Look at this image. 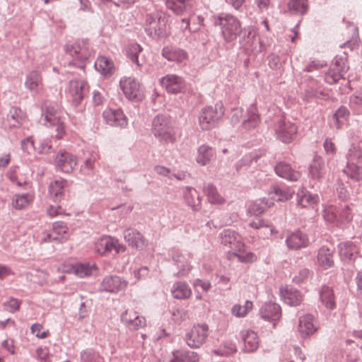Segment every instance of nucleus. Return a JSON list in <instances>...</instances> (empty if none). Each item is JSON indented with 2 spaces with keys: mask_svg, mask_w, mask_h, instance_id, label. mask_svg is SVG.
Here are the masks:
<instances>
[{
  "mask_svg": "<svg viewBox=\"0 0 362 362\" xmlns=\"http://www.w3.org/2000/svg\"><path fill=\"white\" fill-rule=\"evenodd\" d=\"M214 23L216 26H219L221 36L226 43L234 45L242 33L244 34V37L247 33L248 35L251 33L250 28L243 29L240 21L230 14L223 13L215 17ZM244 38L240 40V43L244 44Z\"/></svg>",
  "mask_w": 362,
  "mask_h": 362,
  "instance_id": "f257e3e1",
  "label": "nucleus"
},
{
  "mask_svg": "<svg viewBox=\"0 0 362 362\" xmlns=\"http://www.w3.org/2000/svg\"><path fill=\"white\" fill-rule=\"evenodd\" d=\"M152 133L163 144L174 143L176 133L171 119L163 115H158L152 122Z\"/></svg>",
  "mask_w": 362,
  "mask_h": 362,
  "instance_id": "f03ea898",
  "label": "nucleus"
},
{
  "mask_svg": "<svg viewBox=\"0 0 362 362\" xmlns=\"http://www.w3.org/2000/svg\"><path fill=\"white\" fill-rule=\"evenodd\" d=\"M168 18L162 12L156 11L146 16L144 30L153 39H160L168 35Z\"/></svg>",
  "mask_w": 362,
  "mask_h": 362,
  "instance_id": "7ed1b4c3",
  "label": "nucleus"
},
{
  "mask_svg": "<svg viewBox=\"0 0 362 362\" xmlns=\"http://www.w3.org/2000/svg\"><path fill=\"white\" fill-rule=\"evenodd\" d=\"M224 107L222 103L203 108L199 116V123L202 130L214 128L224 115Z\"/></svg>",
  "mask_w": 362,
  "mask_h": 362,
  "instance_id": "20e7f679",
  "label": "nucleus"
},
{
  "mask_svg": "<svg viewBox=\"0 0 362 362\" xmlns=\"http://www.w3.org/2000/svg\"><path fill=\"white\" fill-rule=\"evenodd\" d=\"M348 69L346 57L337 55L334 58L329 70L325 74V79L329 84L336 83L340 79L344 78V75Z\"/></svg>",
  "mask_w": 362,
  "mask_h": 362,
  "instance_id": "39448f33",
  "label": "nucleus"
},
{
  "mask_svg": "<svg viewBox=\"0 0 362 362\" xmlns=\"http://www.w3.org/2000/svg\"><path fill=\"white\" fill-rule=\"evenodd\" d=\"M208 335L209 326L206 324H197L186 333L185 340L191 349H199L206 342Z\"/></svg>",
  "mask_w": 362,
  "mask_h": 362,
  "instance_id": "423d86ee",
  "label": "nucleus"
},
{
  "mask_svg": "<svg viewBox=\"0 0 362 362\" xmlns=\"http://www.w3.org/2000/svg\"><path fill=\"white\" fill-rule=\"evenodd\" d=\"M126 247L118 243V240L110 235L100 237L95 243V250L101 255H106L112 251L116 253L123 252Z\"/></svg>",
  "mask_w": 362,
  "mask_h": 362,
  "instance_id": "0eeeda50",
  "label": "nucleus"
},
{
  "mask_svg": "<svg viewBox=\"0 0 362 362\" xmlns=\"http://www.w3.org/2000/svg\"><path fill=\"white\" fill-rule=\"evenodd\" d=\"M297 132L296 125L289 121L280 119L275 124V134L277 138L285 144L293 141Z\"/></svg>",
  "mask_w": 362,
  "mask_h": 362,
  "instance_id": "6e6552de",
  "label": "nucleus"
},
{
  "mask_svg": "<svg viewBox=\"0 0 362 362\" xmlns=\"http://www.w3.org/2000/svg\"><path fill=\"white\" fill-rule=\"evenodd\" d=\"M66 51L74 59L72 62H69V65H74L83 69V61L89 57L86 42H82L81 45L80 43H75L71 45H66Z\"/></svg>",
  "mask_w": 362,
  "mask_h": 362,
  "instance_id": "1a4fd4ad",
  "label": "nucleus"
},
{
  "mask_svg": "<svg viewBox=\"0 0 362 362\" xmlns=\"http://www.w3.org/2000/svg\"><path fill=\"white\" fill-rule=\"evenodd\" d=\"M121 322L132 331L144 328L146 325V318L134 309H127L121 315Z\"/></svg>",
  "mask_w": 362,
  "mask_h": 362,
  "instance_id": "9d476101",
  "label": "nucleus"
},
{
  "mask_svg": "<svg viewBox=\"0 0 362 362\" xmlns=\"http://www.w3.org/2000/svg\"><path fill=\"white\" fill-rule=\"evenodd\" d=\"M88 92V83L83 81H70L67 96L75 106L80 105Z\"/></svg>",
  "mask_w": 362,
  "mask_h": 362,
  "instance_id": "9b49d317",
  "label": "nucleus"
},
{
  "mask_svg": "<svg viewBox=\"0 0 362 362\" xmlns=\"http://www.w3.org/2000/svg\"><path fill=\"white\" fill-rule=\"evenodd\" d=\"M54 164L57 169L61 172L70 173L76 166L77 158L65 150H59L55 156Z\"/></svg>",
  "mask_w": 362,
  "mask_h": 362,
  "instance_id": "f8f14e48",
  "label": "nucleus"
},
{
  "mask_svg": "<svg viewBox=\"0 0 362 362\" xmlns=\"http://www.w3.org/2000/svg\"><path fill=\"white\" fill-rule=\"evenodd\" d=\"M172 260L174 264L177 267L178 271L175 276L177 277L185 276L192 269V266L182 251L176 247H173L170 250Z\"/></svg>",
  "mask_w": 362,
  "mask_h": 362,
  "instance_id": "ddd939ff",
  "label": "nucleus"
},
{
  "mask_svg": "<svg viewBox=\"0 0 362 362\" xmlns=\"http://www.w3.org/2000/svg\"><path fill=\"white\" fill-rule=\"evenodd\" d=\"M103 117L112 127L124 128L128 124L127 118L121 109H106L103 112Z\"/></svg>",
  "mask_w": 362,
  "mask_h": 362,
  "instance_id": "4468645a",
  "label": "nucleus"
},
{
  "mask_svg": "<svg viewBox=\"0 0 362 362\" xmlns=\"http://www.w3.org/2000/svg\"><path fill=\"white\" fill-rule=\"evenodd\" d=\"M24 86L26 89L34 93H40L44 90L42 75L37 70L29 71L25 76Z\"/></svg>",
  "mask_w": 362,
  "mask_h": 362,
  "instance_id": "2eb2a0df",
  "label": "nucleus"
},
{
  "mask_svg": "<svg viewBox=\"0 0 362 362\" xmlns=\"http://www.w3.org/2000/svg\"><path fill=\"white\" fill-rule=\"evenodd\" d=\"M127 282L118 276H105L100 284V290L108 293H117L124 289Z\"/></svg>",
  "mask_w": 362,
  "mask_h": 362,
  "instance_id": "dca6fc26",
  "label": "nucleus"
},
{
  "mask_svg": "<svg viewBox=\"0 0 362 362\" xmlns=\"http://www.w3.org/2000/svg\"><path fill=\"white\" fill-rule=\"evenodd\" d=\"M286 244L288 249L297 250L308 247L310 241L305 233L297 230L287 236Z\"/></svg>",
  "mask_w": 362,
  "mask_h": 362,
  "instance_id": "f3484780",
  "label": "nucleus"
},
{
  "mask_svg": "<svg viewBox=\"0 0 362 362\" xmlns=\"http://www.w3.org/2000/svg\"><path fill=\"white\" fill-rule=\"evenodd\" d=\"M119 86L128 99H139L140 85L134 78L127 76L122 78L119 81Z\"/></svg>",
  "mask_w": 362,
  "mask_h": 362,
  "instance_id": "a211bd4d",
  "label": "nucleus"
},
{
  "mask_svg": "<svg viewBox=\"0 0 362 362\" xmlns=\"http://www.w3.org/2000/svg\"><path fill=\"white\" fill-rule=\"evenodd\" d=\"M125 241L133 248L143 250L147 245V240L143 235L134 228H127L124 231Z\"/></svg>",
  "mask_w": 362,
  "mask_h": 362,
  "instance_id": "6ab92c4d",
  "label": "nucleus"
},
{
  "mask_svg": "<svg viewBox=\"0 0 362 362\" xmlns=\"http://www.w3.org/2000/svg\"><path fill=\"white\" fill-rule=\"evenodd\" d=\"M161 85L168 93L176 94L182 91L185 87L183 79L176 75L169 74L160 79Z\"/></svg>",
  "mask_w": 362,
  "mask_h": 362,
  "instance_id": "aec40b11",
  "label": "nucleus"
},
{
  "mask_svg": "<svg viewBox=\"0 0 362 362\" xmlns=\"http://www.w3.org/2000/svg\"><path fill=\"white\" fill-rule=\"evenodd\" d=\"M317 328L315 323V318L310 314L301 316L298 320V332L303 338L313 334Z\"/></svg>",
  "mask_w": 362,
  "mask_h": 362,
  "instance_id": "412c9836",
  "label": "nucleus"
},
{
  "mask_svg": "<svg viewBox=\"0 0 362 362\" xmlns=\"http://www.w3.org/2000/svg\"><path fill=\"white\" fill-rule=\"evenodd\" d=\"M182 194L185 204L190 207L192 211H198L201 209V197L195 188L188 186L185 187Z\"/></svg>",
  "mask_w": 362,
  "mask_h": 362,
  "instance_id": "4be33fe9",
  "label": "nucleus"
},
{
  "mask_svg": "<svg viewBox=\"0 0 362 362\" xmlns=\"http://www.w3.org/2000/svg\"><path fill=\"white\" fill-rule=\"evenodd\" d=\"M162 55L168 61L182 63L188 58L187 52L180 47L166 46L162 49Z\"/></svg>",
  "mask_w": 362,
  "mask_h": 362,
  "instance_id": "5701e85b",
  "label": "nucleus"
},
{
  "mask_svg": "<svg viewBox=\"0 0 362 362\" xmlns=\"http://www.w3.org/2000/svg\"><path fill=\"white\" fill-rule=\"evenodd\" d=\"M319 202V196L312 194L305 187L300 188L297 192V204L302 208H314Z\"/></svg>",
  "mask_w": 362,
  "mask_h": 362,
  "instance_id": "b1692460",
  "label": "nucleus"
},
{
  "mask_svg": "<svg viewBox=\"0 0 362 362\" xmlns=\"http://www.w3.org/2000/svg\"><path fill=\"white\" fill-rule=\"evenodd\" d=\"M261 317L268 321H277L281 317V309L279 305L269 302L264 303L260 309Z\"/></svg>",
  "mask_w": 362,
  "mask_h": 362,
  "instance_id": "393cba45",
  "label": "nucleus"
},
{
  "mask_svg": "<svg viewBox=\"0 0 362 362\" xmlns=\"http://www.w3.org/2000/svg\"><path fill=\"white\" fill-rule=\"evenodd\" d=\"M274 170L277 175L289 181H297L300 177V173L293 169L290 164L286 162L278 163Z\"/></svg>",
  "mask_w": 362,
  "mask_h": 362,
  "instance_id": "a878e982",
  "label": "nucleus"
},
{
  "mask_svg": "<svg viewBox=\"0 0 362 362\" xmlns=\"http://www.w3.org/2000/svg\"><path fill=\"white\" fill-rule=\"evenodd\" d=\"M338 247L342 259L354 260L359 255V248L355 243L351 241L341 243Z\"/></svg>",
  "mask_w": 362,
  "mask_h": 362,
  "instance_id": "bb28decb",
  "label": "nucleus"
},
{
  "mask_svg": "<svg viewBox=\"0 0 362 362\" xmlns=\"http://www.w3.org/2000/svg\"><path fill=\"white\" fill-rule=\"evenodd\" d=\"M166 7L176 15L190 14L192 13L189 0H166Z\"/></svg>",
  "mask_w": 362,
  "mask_h": 362,
  "instance_id": "cd10ccee",
  "label": "nucleus"
},
{
  "mask_svg": "<svg viewBox=\"0 0 362 362\" xmlns=\"http://www.w3.org/2000/svg\"><path fill=\"white\" fill-rule=\"evenodd\" d=\"M241 337L244 342V351L246 352L255 351L259 345V337L255 331L247 329L241 332Z\"/></svg>",
  "mask_w": 362,
  "mask_h": 362,
  "instance_id": "c85d7f7f",
  "label": "nucleus"
},
{
  "mask_svg": "<svg viewBox=\"0 0 362 362\" xmlns=\"http://www.w3.org/2000/svg\"><path fill=\"white\" fill-rule=\"evenodd\" d=\"M260 115L256 103H252L247 110L246 117L243 121V126L245 129H251L257 127L260 123Z\"/></svg>",
  "mask_w": 362,
  "mask_h": 362,
  "instance_id": "c756f323",
  "label": "nucleus"
},
{
  "mask_svg": "<svg viewBox=\"0 0 362 362\" xmlns=\"http://www.w3.org/2000/svg\"><path fill=\"white\" fill-rule=\"evenodd\" d=\"M325 173L326 169L323 158L315 155L309 166V173L311 177L319 180L324 176Z\"/></svg>",
  "mask_w": 362,
  "mask_h": 362,
  "instance_id": "7c9ffc66",
  "label": "nucleus"
},
{
  "mask_svg": "<svg viewBox=\"0 0 362 362\" xmlns=\"http://www.w3.org/2000/svg\"><path fill=\"white\" fill-rule=\"evenodd\" d=\"M317 260L318 264L324 269L333 267V250L325 246L321 247L317 252Z\"/></svg>",
  "mask_w": 362,
  "mask_h": 362,
  "instance_id": "2f4dec72",
  "label": "nucleus"
},
{
  "mask_svg": "<svg viewBox=\"0 0 362 362\" xmlns=\"http://www.w3.org/2000/svg\"><path fill=\"white\" fill-rule=\"evenodd\" d=\"M67 181L64 179L52 182L49 185V194L54 202H59L64 195V188Z\"/></svg>",
  "mask_w": 362,
  "mask_h": 362,
  "instance_id": "473e14b6",
  "label": "nucleus"
},
{
  "mask_svg": "<svg viewBox=\"0 0 362 362\" xmlns=\"http://www.w3.org/2000/svg\"><path fill=\"white\" fill-rule=\"evenodd\" d=\"M281 294L284 301L291 306H297L302 302V296L297 289L294 288H281Z\"/></svg>",
  "mask_w": 362,
  "mask_h": 362,
  "instance_id": "72a5a7b5",
  "label": "nucleus"
},
{
  "mask_svg": "<svg viewBox=\"0 0 362 362\" xmlns=\"http://www.w3.org/2000/svg\"><path fill=\"white\" fill-rule=\"evenodd\" d=\"M172 355L170 362H198L199 360L197 353L189 350H175Z\"/></svg>",
  "mask_w": 362,
  "mask_h": 362,
  "instance_id": "f704fd0d",
  "label": "nucleus"
},
{
  "mask_svg": "<svg viewBox=\"0 0 362 362\" xmlns=\"http://www.w3.org/2000/svg\"><path fill=\"white\" fill-rule=\"evenodd\" d=\"M320 299L327 309L333 310L336 306L333 289L329 286H322L320 291Z\"/></svg>",
  "mask_w": 362,
  "mask_h": 362,
  "instance_id": "c9c22d12",
  "label": "nucleus"
},
{
  "mask_svg": "<svg viewBox=\"0 0 362 362\" xmlns=\"http://www.w3.org/2000/svg\"><path fill=\"white\" fill-rule=\"evenodd\" d=\"M45 124L52 126L59 122L61 119L60 112L56 105H49L46 106L45 110L42 112Z\"/></svg>",
  "mask_w": 362,
  "mask_h": 362,
  "instance_id": "e433bc0d",
  "label": "nucleus"
},
{
  "mask_svg": "<svg viewBox=\"0 0 362 362\" xmlns=\"http://www.w3.org/2000/svg\"><path fill=\"white\" fill-rule=\"evenodd\" d=\"M171 293L173 296L177 299H187L192 294L191 288L184 281L175 282L173 286Z\"/></svg>",
  "mask_w": 362,
  "mask_h": 362,
  "instance_id": "4c0bfd02",
  "label": "nucleus"
},
{
  "mask_svg": "<svg viewBox=\"0 0 362 362\" xmlns=\"http://www.w3.org/2000/svg\"><path fill=\"white\" fill-rule=\"evenodd\" d=\"M214 154V150L211 146L203 144L197 148L196 160L199 165L204 166L211 161Z\"/></svg>",
  "mask_w": 362,
  "mask_h": 362,
  "instance_id": "58836bf2",
  "label": "nucleus"
},
{
  "mask_svg": "<svg viewBox=\"0 0 362 362\" xmlns=\"http://www.w3.org/2000/svg\"><path fill=\"white\" fill-rule=\"evenodd\" d=\"M33 201V196L29 193L16 194L12 197V206L17 210L28 207Z\"/></svg>",
  "mask_w": 362,
  "mask_h": 362,
  "instance_id": "ea45409f",
  "label": "nucleus"
},
{
  "mask_svg": "<svg viewBox=\"0 0 362 362\" xmlns=\"http://www.w3.org/2000/svg\"><path fill=\"white\" fill-rule=\"evenodd\" d=\"M203 192L207 197L210 203L214 204H222L225 202V199L222 197L216 187L211 183L206 185L203 189Z\"/></svg>",
  "mask_w": 362,
  "mask_h": 362,
  "instance_id": "a19ab883",
  "label": "nucleus"
},
{
  "mask_svg": "<svg viewBox=\"0 0 362 362\" xmlns=\"http://www.w3.org/2000/svg\"><path fill=\"white\" fill-rule=\"evenodd\" d=\"M95 67L103 76L112 74L114 70L113 62L105 57H99L95 62Z\"/></svg>",
  "mask_w": 362,
  "mask_h": 362,
  "instance_id": "79ce46f5",
  "label": "nucleus"
},
{
  "mask_svg": "<svg viewBox=\"0 0 362 362\" xmlns=\"http://www.w3.org/2000/svg\"><path fill=\"white\" fill-rule=\"evenodd\" d=\"M288 9L296 15H304L308 12V0H291L288 4Z\"/></svg>",
  "mask_w": 362,
  "mask_h": 362,
  "instance_id": "37998d69",
  "label": "nucleus"
},
{
  "mask_svg": "<svg viewBox=\"0 0 362 362\" xmlns=\"http://www.w3.org/2000/svg\"><path fill=\"white\" fill-rule=\"evenodd\" d=\"M343 173L355 181L362 180V168L354 163L347 162Z\"/></svg>",
  "mask_w": 362,
  "mask_h": 362,
  "instance_id": "c03bdc74",
  "label": "nucleus"
},
{
  "mask_svg": "<svg viewBox=\"0 0 362 362\" xmlns=\"http://www.w3.org/2000/svg\"><path fill=\"white\" fill-rule=\"evenodd\" d=\"M52 232L55 236H59L58 242L63 243L69 238V228L62 221L54 222L52 225Z\"/></svg>",
  "mask_w": 362,
  "mask_h": 362,
  "instance_id": "a18cd8bd",
  "label": "nucleus"
},
{
  "mask_svg": "<svg viewBox=\"0 0 362 362\" xmlns=\"http://www.w3.org/2000/svg\"><path fill=\"white\" fill-rule=\"evenodd\" d=\"M143 48L137 43L130 44L127 48V57L138 66H141L142 64L138 59L139 54L142 52Z\"/></svg>",
  "mask_w": 362,
  "mask_h": 362,
  "instance_id": "49530a36",
  "label": "nucleus"
},
{
  "mask_svg": "<svg viewBox=\"0 0 362 362\" xmlns=\"http://www.w3.org/2000/svg\"><path fill=\"white\" fill-rule=\"evenodd\" d=\"M236 351L235 344L231 341H225L218 349L213 350V353L219 356H228Z\"/></svg>",
  "mask_w": 362,
  "mask_h": 362,
  "instance_id": "de8ad7c7",
  "label": "nucleus"
},
{
  "mask_svg": "<svg viewBox=\"0 0 362 362\" xmlns=\"http://www.w3.org/2000/svg\"><path fill=\"white\" fill-rule=\"evenodd\" d=\"M251 228L257 230L267 229L268 233H264L265 238H268L273 233H276L274 230V227L272 224H267L263 219L256 218L249 223Z\"/></svg>",
  "mask_w": 362,
  "mask_h": 362,
  "instance_id": "09e8293b",
  "label": "nucleus"
},
{
  "mask_svg": "<svg viewBox=\"0 0 362 362\" xmlns=\"http://www.w3.org/2000/svg\"><path fill=\"white\" fill-rule=\"evenodd\" d=\"M349 115V110L344 106H341L333 115V120L335 127L337 129L341 128L344 122L346 120Z\"/></svg>",
  "mask_w": 362,
  "mask_h": 362,
  "instance_id": "8fccbe9b",
  "label": "nucleus"
},
{
  "mask_svg": "<svg viewBox=\"0 0 362 362\" xmlns=\"http://www.w3.org/2000/svg\"><path fill=\"white\" fill-rule=\"evenodd\" d=\"M8 117L13 120L11 124L13 127H18L25 119V113L17 107H12L10 110Z\"/></svg>",
  "mask_w": 362,
  "mask_h": 362,
  "instance_id": "3c124183",
  "label": "nucleus"
},
{
  "mask_svg": "<svg viewBox=\"0 0 362 362\" xmlns=\"http://www.w3.org/2000/svg\"><path fill=\"white\" fill-rule=\"evenodd\" d=\"M221 243L226 246L228 245L230 247L235 242V239L239 238V235L234 230L230 229L223 230L221 234Z\"/></svg>",
  "mask_w": 362,
  "mask_h": 362,
  "instance_id": "603ef678",
  "label": "nucleus"
},
{
  "mask_svg": "<svg viewBox=\"0 0 362 362\" xmlns=\"http://www.w3.org/2000/svg\"><path fill=\"white\" fill-rule=\"evenodd\" d=\"M339 211L338 208L334 206H329L323 211V216L326 221L332 223H339L338 216Z\"/></svg>",
  "mask_w": 362,
  "mask_h": 362,
  "instance_id": "864d4df0",
  "label": "nucleus"
},
{
  "mask_svg": "<svg viewBox=\"0 0 362 362\" xmlns=\"http://www.w3.org/2000/svg\"><path fill=\"white\" fill-rule=\"evenodd\" d=\"M253 303L250 300H246L244 305H234L232 308V313L233 315L243 317H245L252 308Z\"/></svg>",
  "mask_w": 362,
  "mask_h": 362,
  "instance_id": "5fc2aeb1",
  "label": "nucleus"
},
{
  "mask_svg": "<svg viewBox=\"0 0 362 362\" xmlns=\"http://www.w3.org/2000/svg\"><path fill=\"white\" fill-rule=\"evenodd\" d=\"M271 199L276 202H284L289 199V194L277 186H273L269 192Z\"/></svg>",
  "mask_w": 362,
  "mask_h": 362,
  "instance_id": "6e6d98bb",
  "label": "nucleus"
},
{
  "mask_svg": "<svg viewBox=\"0 0 362 362\" xmlns=\"http://www.w3.org/2000/svg\"><path fill=\"white\" fill-rule=\"evenodd\" d=\"M81 362H100V356L93 350H84L81 352Z\"/></svg>",
  "mask_w": 362,
  "mask_h": 362,
  "instance_id": "4d7b16f0",
  "label": "nucleus"
},
{
  "mask_svg": "<svg viewBox=\"0 0 362 362\" xmlns=\"http://www.w3.org/2000/svg\"><path fill=\"white\" fill-rule=\"evenodd\" d=\"M21 304V300L11 297L8 301L3 303V306L4 310L7 312L14 313L19 310Z\"/></svg>",
  "mask_w": 362,
  "mask_h": 362,
  "instance_id": "13d9d810",
  "label": "nucleus"
},
{
  "mask_svg": "<svg viewBox=\"0 0 362 362\" xmlns=\"http://www.w3.org/2000/svg\"><path fill=\"white\" fill-rule=\"evenodd\" d=\"M267 203H264L263 201H260L259 202H254L252 203L248 209V212L254 216H258L262 214L267 209Z\"/></svg>",
  "mask_w": 362,
  "mask_h": 362,
  "instance_id": "bf43d9fd",
  "label": "nucleus"
},
{
  "mask_svg": "<svg viewBox=\"0 0 362 362\" xmlns=\"http://www.w3.org/2000/svg\"><path fill=\"white\" fill-rule=\"evenodd\" d=\"M362 157V148L359 146H352L347 153V162L354 163Z\"/></svg>",
  "mask_w": 362,
  "mask_h": 362,
  "instance_id": "052dcab7",
  "label": "nucleus"
},
{
  "mask_svg": "<svg viewBox=\"0 0 362 362\" xmlns=\"http://www.w3.org/2000/svg\"><path fill=\"white\" fill-rule=\"evenodd\" d=\"M74 272L82 278L91 274L92 269L88 264H80L73 267Z\"/></svg>",
  "mask_w": 362,
  "mask_h": 362,
  "instance_id": "680f3d73",
  "label": "nucleus"
},
{
  "mask_svg": "<svg viewBox=\"0 0 362 362\" xmlns=\"http://www.w3.org/2000/svg\"><path fill=\"white\" fill-rule=\"evenodd\" d=\"M338 210L339 211L338 216L340 223L349 222L352 220L351 209L347 205L341 206L338 208Z\"/></svg>",
  "mask_w": 362,
  "mask_h": 362,
  "instance_id": "e2e57ef3",
  "label": "nucleus"
},
{
  "mask_svg": "<svg viewBox=\"0 0 362 362\" xmlns=\"http://www.w3.org/2000/svg\"><path fill=\"white\" fill-rule=\"evenodd\" d=\"M35 352L36 358L40 362H51V354L47 347L39 346Z\"/></svg>",
  "mask_w": 362,
  "mask_h": 362,
  "instance_id": "0e129e2a",
  "label": "nucleus"
},
{
  "mask_svg": "<svg viewBox=\"0 0 362 362\" xmlns=\"http://www.w3.org/2000/svg\"><path fill=\"white\" fill-rule=\"evenodd\" d=\"M233 255L235 256L240 262L243 263H252L257 260L256 255L252 252L247 253L234 252Z\"/></svg>",
  "mask_w": 362,
  "mask_h": 362,
  "instance_id": "69168bd1",
  "label": "nucleus"
},
{
  "mask_svg": "<svg viewBox=\"0 0 362 362\" xmlns=\"http://www.w3.org/2000/svg\"><path fill=\"white\" fill-rule=\"evenodd\" d=\"M310 274L309 269L306 268L300 269L293 276V282L296 284H301L304 282L306 279H308Z\"/></svg>",
  "mask_w": 362,
  "mask_h": 362,
  "instance_id": "338daca9",
  "label": "nucleus"
},
{
  "mask_svg": "<svg viewBox=\"0 0 362 362\" xmlns=\"http://www.w3.org/2000/svg\"><path fill=\"white\" fill-rule=\"evenodd\" d=\"M42 329V325L38 323L33 324L31 326V332L33 334H35V336L39 339H45L48 337L49 335V331H44L41 332V329Z\"/></svg>",
  "mask_w": 362,
  "mask_h": 362,
  "instance_id": "774afa93",
  "label": "nucleus"
}]
</instances>
